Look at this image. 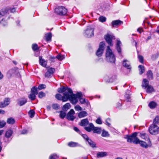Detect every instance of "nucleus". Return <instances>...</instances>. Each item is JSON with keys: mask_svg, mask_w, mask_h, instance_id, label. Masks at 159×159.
<instances>
[{"mask_svg": "<svg viewBox=\"0 0 159 159\" xmlns=\"http://www.w3.org/2000/svg\"><path fill=\"white\" fill-rule=\"evenodd\" d=\"M99 20L100 21L103 22L106 21V18L103 16H101L99 17Z\"/></svg>", "mask_w": 159, "mask_h": 159, "instance_id": "obj_47", "label": "nucleus"}, {"mask_svg": "<svg viewBox=\"0 0 159 159\" xmlns=\"http://www.w3.org/2000/svg\"><path fill=\"white\" fill-rule=\"evenodd\" d=\"M11 12H14L16 11V9L15 8H12L10 10Z\"/></svg>", "mask_w": 159, "mask_h": 159, "instance_id": "obj_62", "label": "nucleus"}, {"mask_svg": "<svg viewBox=\"0 0 159 159\" xmlns=\"http://www.w3.org/2000/svg\"><path fill=\"white\" fill-rule=\"evenodd\" d=\"M58 158V157L56 154H53L49 157V159H57Z\"/></svg>", "mask_w": 159, "mask_h": 159, "instance_id": "obj_43", "label": "nucleus"}, {"mask_svg": "<svg viewBox=\"0 0 159 159\" xmlns=\"http://www.w3.org/2000/svg\"><path fill=\"white\" fill-rule=\"evenodd\" d=\"M96 122L98 124H102V120L100 119V118H98L96 120Z\"/></svg>", "mask_w": 159, "mask_h": 159, "instance_id": "obj_55", "label": "nucleus"}, {"mask_svg": "<svg viewBox=\"0 0 159 159\" xmlns=\"http://www.w3.org/2000/svg\"><path fill=\"white\" fill-rule=\"evenodd\" d=\"M138 144H139L141 147L146 148L148 146H151V145L150 142L149 141V143L148 145L146 142L142 141H140L139 140V142H138Z\"/></svg>", "mask_w": 159, "mask_h": 159, "instance_id": "obj_15", "label": "nucleus"}, {"mask_svg": "<svg viewBox=\"0 0 159 159\" xmlns=\"http://www.w3.org/2000/svg\"><path fill=\"white\" fill-rule=\"evenodd\" d=\"M106 56L108 61L110 62H115L116 60L115 56L109 46L107 47Z\"/></svg>", "mask_w": 159, "mask_h": 159, "instance_id": "obj_1", "label": "nucleus"}, {"mask_svg": "<svg viewBox=\"0 0 159 159\" xmlns=\"http://www.w3.org/2000/svg\"><path fill=\"white\" fill-rule=\"evenodd\" d=\"M126 96H127V99H126V101H129V99L130 98V96L129 95H126Z\"/></svg>", "mask_w": 159, "mask_h": 159, "instance_id": "obj_64", "label": "nucleus"}, {"mask_svg": "<svg viewBox=\"0 0 159 159\" xmlns=\"http://www.w3.org/2000/svg\"><path fill=\"white\" fill-rule=\"evenodd\" d=\"M15 122L14 119L11 117L8 118L7 120V123L9 124H13L15 123Z\"/></svg>", "mask_w": 159, "mask_h": 159, "instance_id": "obj_31", "label": "nucleus"}, {"mask_svg": "<svg viewBox=\"0 0 159 159\" xmlns=\"http://www.w3.org/2000/svg\"><path fill=\"white\" fill-rule=\"evenodd\" d=\"M122 22L120 20H114L112 21L111 24L113 26H116L120 24Z\"/></svg>", "mask_w": 159, "mask_h": 159, "instance_id": "obj_29", "label": "nucleus"}, {"mask_svg": "<svg viewBox=\"0 0 159 159\" xmlns=\"http://www.w3.org/2000/svg\"><path fill=\"white\" fill-rule=\"evenodd\" d=\"M75 114V112L73 109H71L68 113L67 116V119L73 121L75 118V117L73 116Z\"/></svg>", "mask_w": 159, "mask_h": 159, "instance_id": "obj_11", "label": "nucleus"}, {"mask_svg": "<svg viewBox=\"0 0 159 159\" xmlns=\"http://www.w3.org/2000/svg\"><path fill=\"white\" fill-rule=\"evenodd\" d=\"M27 133V130H26L24 129V130H23L22 131L21 134H26Z\"/></svg>", "mask_w": 159, "mask_h": 159, "instance_id": "obj_60", "label": "nucleus"}, {"mask_svg": "<svg viewBox=\"0 0 159 159\" xmlns=\"http://www.w3.org/2000/svg\"><path fill=\"white\" fill-rule=\"evenodd\" d=\"M46 86L43 84H40L38 87V89L40 90L43 89L45 88Z\"/></svg>", "mask_w": 159, "mask_h": 159, "instance_id": "obj_46", "label": "nucleus"}, {"mask_svg": "<svg viewBox=\"0 0 159 159\" xmlns=\"http://www.w3.org/2000/svg\"><path fill=\"white\" fill-rule=\"evenodd\" d=\"M36 95V94H35L31 93L29 95L28 98L31 100H34L35 99Z\"/></svg>", "mask_w": 159, "mask_h": 159, "instance_id": "obj_35", "label": "nucleus"}, {"mask_svg": "<svg viewBox=\"0 0 159 159\" xmlns=\"http://www.w3.org/2000/svg\"><path fill=\"white\" fill-rule=\"evenodd\" d=\"M27 102V100L25 98L18 99L17 100V104L20 106H22Z\"/></svg>", "mask_w": 159, "mask_h": 159, "instance_id": "obj_16", "label": "nucleus"}, {"mask_svg": "<svg viewBox=\"0 0 159 159\" xmlns=\"http://www.w3.org/2000/svg\"><path fill=\"white\" fill-rule=\"evenodd\" d=\"M45 93L43 92H40L39 93L38 97L40 98H42L43 97H45Z\"/></svg>", "mask_w": 159, "mask_h": 159, "instance_id": "obj_45", "label": "nucleus"}, {"mask_svg": "<svg viewBox=\"0 0 159 159\" xmlns=\"http://www.w3.org/2000/svg\"><path fill=\"white\" fill-rule=\"evenodd\" d=\"M102 136L103 137H108L109 136V134L107 131L103 129L102 130Z\"/></svg>", "mask_w": 159, "mask_h": 159, "instance_id": "obj_39", "label": "nucleus"}, {"mask_svg": "<svg viewBox=\"0 0 159 159\" xmlns=\"http://www.w3.org/2000/svg\"><path fill=\"white\" fill-rule=\"evenodd\" d=\"M6 124V122L3 120L0 121V127L2 128L4 127Z\"/></svg>", "mask_w": 159, "mask_h": 159, "instance_id": "obj_50", "label": "nucleus"}, {"mask_svg": "<svg viewBox=\"0 0 159 159\" xmlns=\"http://www.w3.org/2000/svg\"><path fill=\"white\" fill-rule=\"evenodd\" d=\"M13 133V131L11 129L8 130L6 131L5 136L7 138H9L12 135Z\"/></svg>", "mask_w": 159, "mask_h": 159, "instance_id": "obj_27", "label": "nucleus"}, {"mask_svg": "<svg viewBox=\"0 0 159 159\" xmlns=\"http://www.w3.org/2000/svg\"><path fill=\"white\" fill-rule=\"evenodd\" d=\"M37 89V87L35 86L33 87L31 89V93L37 94H38V92Z\"/></svg>", "mask_w": 159, "mask_h": 159, "instance_id": "obj_38", "label": "nucleus"}, {"mask_svg": "<svg viewBox=\"0 0 159 159\" xmlns=\"http://www.w3.org/2000/svg\"><path fill=\"white\" fill-rule=\"evenodd\" d=\"M123 66L126 67L127 69H130L131 67L128 61L126 60H124L123 62Z\"/></svg>", "mask_w": 159, "mask_h": 159, "instance_id": "obj_20", "label": "nucleus"}, {"mask_svg": "<svg viewBox=\"0 0 159 159\" xmlns=\"http://www.w3.org/2000/svg\"><path fill=\"white\" fill-rule=\"evenodd\" d=\"M35 112L33 110H30L29 112L30 116L31 118H32L34 116Z\"/></svg>", "mask_w": 159, "mask_h": 159, "instance_id": "obj_51", "label": "nucleus"}, {"mask_svg": "<svg viewBox=\"0 0 159 159\" xmlns=\"http://www.w3.org/2000/svg\"><path fill=\"white\" fill-rule=\"evenodd\" d=\"M75 109L76 111H81L82 110L81 107L79 105H77L75 107Z\"/></svg>", "mask_w": 159, "mask_h": 159, "instance_id": "obj_49", "label": "nucleus"}, {"mask_svg": "<svg viewBox=\"0 0 159 159\" xmlns=\"http://www.w3.org/2000/svg\"><path fill=\"white\" fill-rule=\"evenodd\" d=\"M94 126L93 124L90 123L89 124V126L88 127H86L84 128V129L87 131L90 132L92 130H93Z\"/></svg>", "mask_w": 159, "mask_h": 159, "instance_id": "obj_21", "label": "nucleus"}, {"mask_svg": "<svg viewBox=\"0 0 159 159\" xmlns=\"http://www.w3.org/2000/svg\"><path fill=\"white\" fill-rule=\"evenodd\" d=\"M78 143L73 142H70L68 143V145L70 147H75L78 146Z\"/></svg>", "mask_w": 159, "mask_h": 159, "instance_id": "obj_36", "label": "nucleus"}, {"mask_svg": "<svg viewBox=\"0 0 159 159\" xmlns=\"http://www.w3.org/2000/svg\"><path fill=\"white\" fill-rule=\"evenodd\" d=\"M32 48L34 51L37 50L39 49L38 45L36 44H33L32 45Z\"/></svg>", "mask_w": 159, "mask_h": 159, "instance_id": "obj_44", "label": "nucleus"}, {"mask_svg": "<svg viewBox=\"0 0 159 159\" xmlns=\"http://www.w3.org/2000/svg\"><path fill=\"white\" fill-rule=\"evenodd\" d=\"M159 128L155 125H151L149 129V131L150 133L152 134H157L158 130Z\"/></svg>", "mask_w": 159, "mask_h": 159, "instance_id": "obj_7", "label": "nucleus"}, {"mask_svg": "<svg viewBox=\"0 0 159 159\" xmlns=\"http://www.w3.org/2000/svg\"><path fill=\"white\" fill-rule=\"evenodd\" d=\"M10 99L9 98L4 99L3 102H0V108H3L8 106L10 103Z\"/></svg>", "mask_w": 159, "mask_h": 159, "instance_id": "obj_13", "label": "nucleus"}, {"mask_svg": "<svg viewBox=\"0 0 159 159\" xmlns=\"http://www.w3.org/2000/svg\"><path fill=\"white\" fill-rule=\"evenodd\" d=\"M57 91L59 93H67L71 94L72 93V91L71 89L67 87H62L58 88L57 89Z\"/></svg>", "mask_w": 159, "mask_h": 159, "instance_id": "obj_5", "label": "nucleus"}, {"mask_svg": "<svg viewBox=\"0 0 159 159\" xmlns=\"http://www.w3.org/2000/svg\"><path fill=\"white\" fill-rule=\"evenodd\" d=\"M60 114L59 115L61 119H63L66 116V113L62 111H60Z\"/></svg>", "mask_w": 159, "mask_h": 159, "instance_id": "obj_41", "label": "nucleus"}, {"mask_svg": "<svg viewBox=\"0 0 159 159\" xmlns=\"http://www.w3.org/2000/svg\"><path fill=\"white\" fill-rule=\"evenodd\" d=\"M93 31L94 29L90 26H89L86 30L85 33L87 37H90L93 35Z\"/></svg>", "mask_w": 159, "mask_h": 159, "instance_id": "obj_9", "label": "nucleus"}, {"mask_svg": "<svg viewBox=\"0 0 159 159\" xmlns=\"http://www.w3.org/2000/svg\"><path fill=\"white\" fill-rule=\"evenodd\" d=\"M139 74L141 75L144 72V67L142 65H140L139 66Z\"/></svg>", "mask_w": 159, "mask_h": 159, "instance_id": "obj_32", "label": "nucleus"}, {"mask_svg": "<svg viewBox=\"0 0 159 159\" xmlns=\"http://www.w3.org/2000/svg\"><path fill=\"white\" fill-rule=\"evenodd\" d=\"M107 155V153L105 152H99L97 154V157L98 158L103 157Z\"/></svg>", "mask_w": 159, "mask_h": 159, "instance_id": "obj_17", "label": "nucleus"}, {"mask_svg": "<svg viewBox=\"0 0 159 159\" xmlns=\"http://www.w3.org/2000/svg\"><path fill=\"white\" fill-rule=\"evenodd\" d=\"M137 135V133L134 132L130 136L126 135L125 136V138L127 139V141L128 142H133L134 144H138L139 139L136 137Z\"/></svg>", "mask_w": 159, "mask_h": 159, "instance_id": "obj_2", "label": "nucleus"}, {"mask_svg": "<svg viewBox=\"0 0 159 159\" xmlns=\"http://www.w3.org/2000/svg\"><path fill=\"white\" fill-rule=\"evenodd\" d=\"M88 115L87 113L85 111H82L80 112L78 115L79 118H82Z\"/></svg>", "mask_w": 159, "mask_h": 159, "instance_id": "obj_23", "label": "nucleus"}, {"mask_svg": "<svg viewBox=\"0 0 159 159\" xmlns=\"http://www.w3.org/2000/svg\"><path fill=\"white\" fill-rule=\"evenodd\" d=\"M121 106V103L118 102L116 103V107L119 108Z\"/></svg>", "mask_w": 159, "mask_h": 159, "instance_id": "obj_59", "label": "nucleus"}, {"mask_svg": "<svg viewBox=\"0 0 159 159\" xmlns=\"http://www.w3.org/2000/svg\"><path fill=\"white\" fill-rule=\"evenodd\" d=\"M63 96H62L60 94H57L55 95L56 98L59 100H62L63 102H66L67 100V98H68V93H63Z\"/></svg>", "mask_w": 159, "mask_h": 159, "instance_id": "obj_4", "label": "nucleus"}, {"mask_svg": "<svg viewBox=\"0 0 159 159\" xmlns=\"http://www.w3.org/2000/svg\"><path fill=\"white\" fill-rule=\"evenodd\" d=\"M117 79V76L114 75L112 76L109 79L108 81L110 82H113L115 81Z\"/></svg>", "mask_w": 159, "mask_h": 159, "instance_id": "obj_34", "label": "nucleus"}, {"mask_svg": "<svg viewBox=\"0 0 159 159\" xmlns=\"http://www.w3.org/2000/svg\"><path fill=\"white\" fill-rule=\"evenodd\" d=\"M70 105L69 103H66L62 107V110L64 111H66L70 107Z\"/></svg>", "mask_w": 159, "mask_h": 159, "instance_id": "obj_30", "label": "nucleus"}, {"mask_svg": "<svg viewBox=\"0 0 159 159\" xmlns=\"http://www.w3.org/2000/svg\"><path fill=\"white\" fill-rule=\"evenodd\" d=\"M75 95H76V97L77 98H78L80 99L81 98L82 94L81 92H79L77 93L76 94H75Z\"/></svg>", "mask_w": 159, "mask_h": 159, "instance_id": "obj_53", "label": "nucleus"}, {"mask_svg": "<svg viewBox=\"0 0 159 159\" xmlns=\"http://www.w3.org/2000/svg\"><path fill=\"white\" fill-rule=\"evenodd\" d=\"M55 70L54 68L51 67L48 69L47 71L45 74V76L47 78H49L51 76L55 71Z\"/></svg>", "mask_w": 159, "mask_h": 159, "instance_id": "obj_14", "label": "nucleus"}, {"mask_svg": "<svg viewBox=\"0 0 159 159\" xmlns=\"http://www.w3.org/2000/svg\"><path fill=\"white\" fill-rule=\"evenodd\" d=\"M137 31L140 33H141L143 31L142 29V28H139L138 29Z\"/></svg>", "mask_w": 159, "mask_h": 159, "instance_id": "obj_61", "label": "nucleus"}, {"mask_svg": "<svg viewBox=\"0 0 159 159\" xmlns=\"http://www.w3.org/2000/svg\"><path fill=\"white\" fill-rule=\"evenodd\" d=\"M121 44V42L118 40H117V43H116V48L120 54H121V49L120 47V45Z\"/></svg>", "mask_w": 159, "mask_h": 159, "instance_id": "obj_19", "label": "nucleus"}, {"mask_svg": "<svg viewBox=\"0 0 159 159\" xmlns=\"http://www.w3.org/2000/svg\"><path fill=\"white\" fill-rule=\"evenodd\" d=\"M110 119L109 118H107L106 120V125L109 126L111 125V124L110 123Z\"/></svg>", "mask_w": 159, "mask_h": 159, "instance_id": "obj_54", "label": "nucleus"}, {"mask_svg": "<svg viewBox=\"0 0 159 159\" xmlns=\"http://www.w3.org/2000/svg\"><path fill=\"white\" fill-rule=\"evenodd\" d=\"M55 12L58 15L63 16L65 15L67 13V9L63 6H59L55 9Z\"/></svg>", "mask_w": 159, "mask_h": 159, "instance_id": "obj_3", "label": "nucleus"}, {"mask_svg": "<svg viewBox=\"0 0 159 159\" xmlns=\"http://www.w3.org/2000/svg\"><path fill=\"white\" fill-rule=\"evenodd\" d=\"M3 25H5L6 24V22L3 19H2L0 22Z\"/></svg>", "mask_w": 159, "mask_h": 159, "instance_id": "obj_58", "label": "nucleus"}, {"mask_svg": "<svg viewBox=\"0 0 159 159\" xmlns=\"http://www.w3.org/2000/svg\"><path fill=\"white\" fill-rule=\"evenodd\" d=\"M51 38L52 34L51 33H48L46 34V39L47 41H50Z\"/></svg>", "mask_w": 159, "mask_h": 159, "instance_id": "obj_37", "label": "nucleus"}, {"mask_svg": "<svg viewBox=\"0 0 159 159\" xmlns=\"http://www.w3.org/2000/svg\"><path fill=\"white\" fill-rule=\"evenodd\" d=\"M141 137L142 139H145V140H147L150 142V140L148 135L145 133H141Z\"/></svg>", "mask_w": 159, "mask_h": 159, "instance_id": "obj_28", "label": "nucleus"}, {"mask_svg": "<svg viewBox=\"0 0 159 159\" xmlns=\"http://www.w3.org/2000/svg\"><path fill=\"white\" fill-rule=\"evenodd\" d=\"M74 129L75 131L79 133V134H80V131L79 130V129L76 127H74Z\"/></svg>", "mask_w": 159, "mask_h": 159, "instance_id": "obj_57", "label": "nucleus"}, {"mask_svg": "<svg viewBox=\"0 0 159 159\" xmlns=\"http://www.w3.org/2000/svg\"><path fill=\"white\" fill-rule=\"evenodd\" d=\"M56 57L58 60L61 61L64 59L65 58L64 56L62 55L61 54L58 55Z\"/></svg>", "mask_w": 159, "mask_h": 159, "instance_id": "obj_42", "label": "nucleus"}, {"mask_svg": "<svg viewBox=\"0 0 159 159\" xmlns=\"http://www.w3.org/2000/svg\"><path fill=\"white\" fill-rule=\"evenodd\" d=\"M149 82L148 80L146 79H144L143 80L142 86L143 87L146 88L148 86Z\"/></svg>", "mask_w": 159, "mask_h": 159, "instance_id": "obj_24", "label": "nucleus"}, {"mask_svg": "<svg viewBox=\"0 0 159 159\" xmlns=\"http://www.w3.org/2000/svg\"><path fill=\"white\" fill-rule=\"evenodd\" d=\"M80 101L81 104H84L86 102L85 99L82 98L80 99Z\"/></svg>", "mask_w": 159, "mask_h": 159, "instance_id": "obj_56", "label": "nucleus"}, {"mask_svg": "<svg viewBox=\"0 0 159 159\" xmlns=\"http://www.w3.org/2000/svg\"><path fill=\"white\" fill-rule=\"evenodd\" d=\"M138 58L139 59V61L141 63H143V56L141 55L138 56Z\"/></svg>", "mask_w": 159, "mask_h": 159, "instance_id": "obj_52", "label": "nucleus"}, {"mask_svg": "<svg viewBox=\"0 0 159 159\" xmlns=\"http://www.w3.org/2000/svg\"><path fill=\"white\" fill-rule=\"evenodd\" d=\"M68 98H67V100L69 99L70 101L73 104H75L78 102V100L76 97L75 94L72 93L71 94L68 93Z\"/></svg>", "mask_w": 159, "mask_h": 159, "instance_id": "obj_8", "label": "nucleus"}, {"mask_svg": "<svg viewBox=\"0 0 159 159\" xmlns=\"http://www.w3.org/2000/svg\"><path fill=\"white\" fill-rule=\"evenodd\" d=\"M105 43L104 42H102L100 43L98 49L96 52V55L98 57L102 56L103 52L104 50Z\"/></svg>", "mask_w": 159, "mask_h": 159, "instance_id": "obj_6", "label": "nucleus"}, {"mask_svg": "<svg viewBox=\"0 0 159 159\" xmlns=\"http://www.w3.org/2000/svg\"><path fill=\"white\" fill-rule=\"evenodd\" d=\"M157 103L154 101H152L148 104V106L151 109L155 108L157 106Z\"/></svg>", "mask_w": 159, "mask_h": 159, "instance_id": "obj_26", "label": "nucleus"}, {"mask_svg": "<svg viewBox=\"0 0 159 159\" xmlns=\"http://www.w3.org/2000/svg\"><path fill=\"white\" fill-rule=\"evenodd\" d=\"M147 76L149 79H153V74L151 70H148L147 72Z\"/></svg>", "mask_w": 159, "mask_h": 159, "instance_id": "obj_33", "label": "nucleus"}, {"mask_svg": "<svg viewBox=\"0 0 159 159\" xmlns=\"http://www.w3.org/2000/svg\"><path fill=\"white\" fill-rule=\"evenodd\" d=\"M93 130V132L94 133L100 134L101 133L102 129L100 127H95L94 126Z\"/></svg>", "mask_w": 159, "mask_h": 159, "instance_id": "obj_25", "label": "nucleus"}, {"mask_svg": "<svg viewBox=\"0 0 159 159\" xmlns=\"http://www.w3.org/2000/svg\"><path fill=\"white\" fill-rule=\"evenodd\" d=\"M39 61L40 64L43 67H45L47 64V62L43 59H42V57H39Z\"/></svg>", "mask_w": 159, "mask_h": 159, "instance_id": "obj_18", "label": "nucleus"}, {"mask_svg": "<svg viewBox=\"0 0 159 159\" xmlns=\"http://www.w3.org/2000/svg\"><path fill=\"white\" fill-rule=\"evenodd\" d=\"M5 113V111L4 110H0V114H4Z\"/></svg>", "mask_w": 159, "mask_h": 159, "instance_id": "obj_63", "label": "nucleus"}, {"mask_svg": "<svg viewBox=\"0 0 159 159\" xmlns=\"http://www.w3.org/2000/svg\"><path fill=\"white\" fill-rule=\"evenodd\" d=\"M52 107L53 109L57 110L58 109L59 106L57 104H53L52 105Z\"/></svg>", "mask_w": 159, "mask_h": 159, "instance_id": "obj_48", "label": "nucleus"}, {"mask_svg": "<svg viewBox=\"0 0 159 159\" xmlns=\"http://www.w3.org/2000/svg\"><path fill=\"white\" fill-rule=\"evenodd\" d=\"M89 122L88 119H85L81 120L80 123V125L82 126H85L87 125Z\"/></svg>", "mask_w": 159, "mask_h": 159, "instance_id": "obj_22", "label": "nucleus"}, {"mask_svg": "<svg viewBox=\"0 0 159 159\" xmlns=\"http://www.w3.org/2000/svg\"><path fill=\"white\" fill-rule=\"evenodd\" d=\"M153 90V87L151 86L148 85L147 89V93L152 92Z\"/></svg>", "mask_w": 159, "mask_h": 159, "instance_id": "obj_40", "label": "nucleus"}, {"mask_svg": "<svg viewBox=\"0 0 159 159\" xmlns=\"http://www.w3.org/2000/svg\"><path fill=\"white\" fill-rule=\"evenodd\" d=\"M82 136L88 142L89 144L92 147L94 148L95 146V143L91 139H89L88 136L85 134H82Z\"/></svg>", "mask_w": 159, "mask_h": 159, "instance_id": "obj_12", "label": "nucleus"}, {"mask_svg": "<svg viewBox=\"0 0 159 159\" xmlns=\"http://www.w3.org/2000/svg\"><path fill=\"white\" fill-rule=\"evenodd\" d=\"M105 39L108 44L111 46L113 45L112 43V39H114V36L111 34H107L105 36Z\"/></svg>", "mask_w": 159, "mask_h": 159, "instance_id": "obj_10", "label": "nucleus"}]
</instances>
